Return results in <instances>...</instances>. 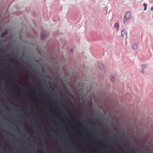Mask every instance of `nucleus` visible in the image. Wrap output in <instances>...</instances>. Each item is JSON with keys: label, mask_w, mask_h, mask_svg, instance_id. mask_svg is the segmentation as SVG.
<instances>
[{"label": "nucleus", "mask_w": 153, "mask_h": 153, "mask_svg": "<svg viewBox=\"0 0 153 153\" xmlns=\"http://www.w3.org/2000/svg\"><path fill=\"white\" fill-rule=\"evenodd\" d=\"M5 64L3 63H0V66H4Z\"/></svg>", "instance_id": "10"}, {"label": "nucleus", "mask_w": 153, "mask_h": 153, "mask_svg": "<svg viewBox=\"0 0 153 153\" xmlns=\"http://www.w3.org/2000/svg\"><path fill=\"white\" fill-rule=\"evenodd\" d=\"M8 32L7 31H5L3 32L1 35V37L2 38H4L5 36L7 34Z\"/></svg>", "instance_id": "3"}, {"label": "nucleus", "mask_w": 153, "mask_h": 153, "mask_svg": "<svg viewBox=\"0 0 153 153\" xmlns=\"http://www.w3.org/2000/svg\"><path fill=\"white\" fill-rule=\"evenodd\" d=\"M110 79L111 81L113 82L114 80V77L113 76H111L110 77Z\"/></svg>", "instance_id": "9"}, {"label": "nucleus", "mask_w": 153, "mask_h": 153, "mask_svg": "<svg viewBox=\"0 0 153 153\" xmlns=\"http://www.w3.org/2000/svg\"><path fill=\"white\" fill-rule=\"evenodd\" d=\"M121 36L123 38L125 37L126 38H127V32L126 31L123 29L122 30L121 32Z\"/></svg>", "instance_id": "2"}, {"label": "nucleus", "mask_w": 153, "mask_h": 153, "mask_svg": "<svg viewBox=\"0 0 153 153\" xmlns=\"http://www.w3.org/2000/svg\"><path fill=\"white\" fill-rule=\"evenodd\" d=\"M151 10H152V11L153 10V7H151Z\"/></svg>", "instance_id": "12"}, {"label": "nucleus", "mask_w": 153, "mask_h": 153, "mask_svg": "<svg viewBox=\"0 0 153 153\" xmlns=\"http://www.w3.org/2000/svg\"><path fill=\"white\" fill-rule=\"evenodd\" d=\"M98 66L100 68L102 69L103 67V65L102 63H99L98 64Z\"/></svg>", "instance_id": "6"}, {"label": "nucleus", "mask_w": 153, "mask_h": 153, "mask_svg": "<svg viewBox=\"0 0 153 153\" xmlns=\"http://www.w3.org/2000/svg\"><path fill=\"white\" fill-rule=\"evenodd\" d=\"M18 65H19V63H18Z\"/></svg>", "instance_id": "14"}, {"label": "nucleus", "mask_w": 153, "mask_h": 153, "mask_svg": "<svg viewBox=\"0 0 153 153\" xmlns=\"http://www.w3.org/2000/svg\"><path fill=\"white\" fill-rule=\"evenodd\" d=\"M13 61H16V62H18L17 61H16L14 59Z\"/></svg>", "instance_id": "13"}, {"label": "nucleus", "mask_w": 153, "mask_h": 153, "mask_svg": "<svg viewBox=\"0 0 153 153\" xmlns=\"http://www.w3.org/2000/svg\"><path fill=\"white\" fill-rule=\"evenodd\" d=\"M37 151H38V152H39V153H43L41 151H39V150H38Z\"/></svg>", "instance_id": "11"}, {"label": "nucleus", "mask_w": 153, "mask_h": 153, "mask_svg": "<svg viewBox=\"0 0 153 153\" xmlns=\"http://www.w3.org/2000/svg\"><path fill=\"white\" fill-rule=\"evenodd\" d=\"M143 5V6H144V8L143 10H145L146 9V7H147V4H145V3H144Z\"/></svg>", "instance_id": "8"}, {"label": "nucleus", "mask_w": 153, "mask_h": 153, "mask_svg": "<svg viewBox=\"0 0 153 153\" xmlns=\"http://www.w3.org/2000/svg\"><path fill=\"white\" fill-rule=\"evenodd\" d=\"M114 26L115 28H116L117 30H118L119 28V24L118 23H115L114 25Z\"/></svg>", "instance_id": "4"}, {"label": "nucleus", "mask_w": 153, "mask_h": 153, "mask_svg": "<svg viewBox=\"0 0 153 153\" xmlns=\"http://www.w3.org/2000/svg\"><path fill=\"white\" fill-rule=\"evenodd\" d=\"M137 47V45L134 44L132 46V48L133 49H136Z\"/></svg>", "instance_id": "7"}, {"label": "nucleus", "mask_w": 153, "mask_h": 153, "mask_svg": "<svg viewBox=\"0 0 153 153\" xmlns=\"http://www.w3.org/2000/svg\"><path fill=\"white\" fill-rule=\"evenodd\" d=\"M131 13L129 11L125 13L124 17V23L125 24L127 20L131 16Z\"/></svg>", "instance_id": "1"}, {"label": "nucleus", "mask_w": 153, "mask_h": 153, "mask_svg": "<svg viewBox=\"0 0 153 153\" xmlns=\"http://www.w3.org/2000/svg\"><path fill=\"white\" fill-rule=\"evenodd\" d=\"M41 37L43 38L46 36V34L45 32L44 31L41 34Z\"/></svg>", "instance_id": "5"}]
</instances>
